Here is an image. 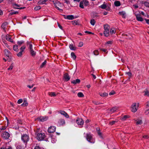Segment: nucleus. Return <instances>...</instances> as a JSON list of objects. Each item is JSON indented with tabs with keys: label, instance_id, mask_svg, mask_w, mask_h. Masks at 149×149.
Here are the masks:
<instances>
[{
	"label": "nucleus",
	"instance_id": "f257e3e1",
	"mask_svg": "<svg viewBox=\"0 0 149 149\" xmlns=\"http://www.w3.org/2000/svg\"><path fill=\"white\" fill-rule=\"evenodd\" d=\"M86 138L87 140L91 143H93L95 142V140L93 139L92 135L91 133L87 134Z\"/></svg>",
	"mask_w": 149,
	"mask_h": 149
},
{
	"label": "nucleus",
	"instance_id": "f03ea898",
	"mask_svg": "<svg viewBox=\"0 0 149 149\" xmlns=\"http://www.w3.org/2000/svg\"><path fill=\"white\" fill-rule=\"evenodd\" d=\"M139 103L137 104L136 103H133L131 105V111L133 112H136L137 110L138 107Z\"/></svg>",
	"mask_w": 149,
	"mask_h": 149
},
{
	"label": "nucleus",
	"instance_id": "7ed1b4c3",
	"mask_svg": "<svg viewBox=\"0 0 149 149\" xmlns=\"http://www.w3.org/2000/svg\"><path fill=\"white\" fill-rule=\"evenodd\" d=\"M21 139L24 143H26L29 140V136L26 134H23L22 135Z\"/></svg>",
	"mask_w": 149,
	"mask_h": 149
},
{
	"label": "nucleus",
	"instance_id": "20e7f679",
	"mask_svg": "<svg viewBox=\"0 0 149 149\" xmlns=\"http://www.w3.org/2000/svg\"><path fill=\"white\" fill-rule=\"evenodd\" d=\"M45 137V135L44 133H38L36 136L37 139L39 141L43 140Z\"/></svg>",
	"mask_w": 149,
	"mask_h": 149
},
{
	"label": "nucleus",
	"instance_id": "39448f33",
	"mask_svg": "<svg viewBox=\"0 0 149 149\" xmlns=\"http://www.w3.org/2000/svg\"><path fill=\"white\" fill-rule=\"evenodd\" d=\"M4 52L5 55L7 56L9 58H11L12 54L9 50L7 49H5L4 51Z\"/></svg>",
	"mask_w": 149,
	"mask_h": 149
},
{
	"label": "nucleus",
	"instance_id": "423d86ee",
	"mask_svg": "<svg viewBox=\"0 0 149 149\" xmlns=\"http://www.w3.org/2000/svg\"><path fill=\"white\" fill-rule=\"evenodd\" d=\"M70 77L68 74L66 73H65L63 76V80L65 81H67L70 80Z\"/></svg>",
	"mask_w": 149,
	"mask_h": 149
},
{
	"label": "nucleus",
	"instance_id": "0eeeda50",
	"mask_svg": "<svg viewBox=\"0 0 149 149\" xmlns=\"http://www.w3.org/2000/svg\"><path fill=\"white\" fill-rule=\"evenodd\" d=\"M76 122L77 124L80 126L83 125L84 123L83 119L80 118H78L76 120Z\"/></svg>",
	"mask_w": 149,
	"mask_h": 149
},
{
	"label": "nucleus",
	"instance_id": "6e6552de",
	"mask_svg": "<svg viewBox=\"0 0 149 149\" xmlns=\"http://www.w3.org/2000/svg\"><path fill=\"white\" fill-rule=\"evenodd\" d=\"M56 127L54 126H51L48 128V132L50 133L54 132L56 130Z\"/></svg>",
	"mask_w": 149,
	"mask_h": 149
},
{
	"label": "nucleus",
	"instance_id": "1a4fd4ad",
	"mask_svg": "<svg viewBox=\"0 0 149 149\" xmlns=\"http://www.w3.org/2000/svg\"><path fill=\"white\" fill-rule=\"evenodd\" d=\"M65 124V120L62 119H60L59 120L58 122L57 125L58 126L63 125Z\"/></svg>",
	"mask_w": 149,
	"mask_h": 149
},
{
	"label": "nucleus",
	"instance_id": "9d476101",
	"mask_svg": "<svg viewBox=\"0 0 149 149\" xmlns=\"http://www.w3.org/2000/svg\"><path fill=\"white\" fill-rule=\"evenodd\" d=\"M2 136L5 139H7L9 137L10 134L7 132H4L3 133Z\"/></svg>",
	"mask_w": 149,
	"mask_h": 149
},
{
	"label": "nucleus",
	"instance_id": "9b49d317",
	"mask_svg": "<svg viewBox=\"0 0 149 149\" xmlns=\"http://www.w3.org/2000/svg\"><path fill=\"white\" fill-rule=\"evenodd\" d=\"M48 118V117H42L41 116L37 118L38 120H39L43 122L46 121L47 120Z\"/></svg>",
	"mask_w": 149,
	"mask_h": 149
},
{
	"label": "nucleus",
	"instance_id": "f8f14e48",
	"mask_svg": "<svg viewBox=\"0 0 149 149\" xmlns=\"http://www.w3.org/2000/svg\"><path fill=\"white\" fill-rule=\"evenodd\" d=\"M63 16L65 19H67L69 20H72L74 18V16L72 15L67 16L64 15Z\"/></svg>",
	"mask_w": 149,
	"mask_h": 149
},
{
	"label": "nucleus",
	"instance_id": "ddd939ff",
	"mask_svg": "<svg viewBox=\"0 0 149 149\" xmlns=\"http://www.w3.org/2000/svg\"><path fill=\"white\" fill-rule=\"evenodd\" d=\"M80 80L79 79H77L76 80H72L71 83L72 84H74V85L76 84H79L80 83Z\"/></svg>",
	"mask_w": 149,
	"mask_h": 149
},
{
	"label": "nucleus",
	"instance_id": "4468645a",
	"mask_svg": "<svg viewBox=\"0 0 149 149\" xmlns=\"http://www.w3.org/2000/svg\"><path fill=\"white\" fill-rule=\"evenodd\" d=\"M60 113L64 116L66 118H68L69 117V116L68 114L64 111H60Z\"/></svg>",
	"mask_w": 149,
	"mask_h": 149
},
{
	"label": "nucleus",
	"instance_id": "2eb2a0df",
	"mask_svg": "<svg viewBox=\"0 0 149 149\" xmlns=\"http://www.w3.org/2000/svg\"><path fill=\"white\" fill-rule=\"evenodd\" d=\"M6 38L8 41L13 42V40L11 39V36L8 34L6 35Z\"/></svg>",
	"mask_w": 149,
	"mask_h": 149
},
{
	"label": "nucleus",
	"instance_id": "dca6fc26",
	"mask_svg": "<svg viewBox=\"0 0 149 149\" xmlns=\"http://www.w3.org/2000/svg\"><path fill=\"white\" fill-rule=\"evenodd\" d=\"M118 109V107L115 106L112 108L111 109H110V111L111 113H113L115 112Z\"/></svg>",
	"mask_w": 149,
	"mask_h": 149
},
{
	"label": "nucleus",
	"instance_id": "f3484780",
	"mask_svg": "<svg viewBox=\"0 0 149 149\" xmlns=\"http://www.w3.org/2000/svg\"><path fill=\"white\" fill-rule=\"evenodd\" d=\"M136 19L138 21H143V19L141 16L139 15H136Z\"/></svg>",
	"mask_w": 149,
	"mask_h": 149
},
{
	"label": "nucleus",
	"instance_id": "a211bd4d",
	"mask_svg": "<svg viewBox=\"0 0 149 149\" xmlns=\"http://www.w3.org/2000/svg\"><path fill=\"white\" fill-rule=\"evenodd\" d=\"M119 14L122 16L123 18H125L126 17V13L125 11H120L119 12Z\"/></svg>",
	"mask_w": 149,
	"mask_h": 149
},
{
	"label": "nucleus",
	"instance_id": "6ab92c4d",
	"mask_svg": "<svg viewBox=\"0 0 149 149\" xmlns=\"http://www.w3.org/2000/svg\"><path fill=\"white\" fill-rule=\"evenodd\" d=\"M123 36H127V38H126V39H131L132 38V36L130 35L129 33L126 34L125 33L123 34Z\"/></svg>",
	"mask_w": 149,
	"mask_h": 149
},
{
	"label": "nucleus",
	"instance_id": "aec40b11",
	"mask_svg": "<svg viewBox=\"0 0 149 149\" xmlns=\"http://www.w3.org/2000/svg\"><path fill=\"white\" fill-rule=\"evenodd\" d=\"M8 24V23L6 22H3L1 25V27L4 29L5 30L6 29V26Z\"/></svg>",
	"mask_w": 149,
	"mask_h": 149
},
{
	"label": "nucleus",
	"instance_id": "412c9836",
	"mask_svg": "<svg viewBox=\"0 0 149 149\" xmlns=\"http://www.w3.org/2000/svg\"><path fill=\"white\" fill-rule=\"evenodd\" d=\"M28 105V103L26 100H24L23 103L21 105V106L25 107H26Z\"/></svg>",
	"mask_w": 149,
	"mask_h": 149
},
{
	"label": "nucleus",
	"instance_id": "4be33fe9",
	"mask_svg": "<svg viewBox=\"0 0 149 149\" xmlns=\"http://www.w3.org/2000/svg\"><path fill=\"white\" fill-rule=\"evenodd\" d=\"M109 30H104V34L106 37H108L109 35Z\"/></svg>",
	"mask_w": 149,
	"mask_h": 149
},
{
	"label": "nucleus",
	"instance_id": "5701e85b",
	"mask_svg": "<svg viewBox=\"0 0 149 149\" xmlns=\"http://www.w3.org/2000/svg\"><path fill=\"white\" fill-rule=\"evenodd\" d=\"M144 95L147 96H149V90L147 89H146L144 91Z\"/></svg>",
	"mask_w": 149,
	"mask_h": 149
},
{
	"label": "nucleus",
	"instance_id": "b1692460",
	"mask_svg": "<svg viewBox=\"0 0 149 149\" xmlns=\"http://www.w3.org/2000/svg\"><path fill=\"white\" fill-rule=\"evenodd\" d=\"M114 5L116 6H119L121 5L119 1H116L114 3Z\"/></svg>",
	"mask_w": 149,
	"mask_h": 149
},
{
	"label": "nucleus",
	"instance_id": "393cba45",
	"mask_svg": "<svg viewBox=\"0 0 149 149\" xmlns=\"http://www.w3.org/2000/svg\"><path fill=\"white\" fill-rule=\"evenodd\" d=\"M116 32V31L114 28H111L109 31V33L111 34L115 33Z\"/></svg>",
	"mask_w": 149,
	"mask_h": 149
},
{
	"label": "nucleus",
	"instance_id": "a878e982",
	"mask_svg": "<svg viewBox=\"0 0 149 149\" xmlns=\"http://www.w3.org/2000/svg\"><path fill=\"white\" fill-rule=\"evenodd\" d=\"M69 47L71 50H75L76 49V48L75 47L73 46L72 44L70 45L69 46Z\"/></svg>",
	"mask_w": 149,
	"mask_h": 149
},
{
	"label": "nucleus",
	"instance_id": "bb28decb",
	"mask_svg": "<svg viewBox=\"0 0 149 149\" xmlns=\"http://www.w3.org/2000/svg\"><path fill=\"white\" fill-rule=\"evenodd\" d=\"M110 27L108 24H106L104 26V30H109Z\"/></svg>",
	"mask_w": 149,
	"mask_h": 149
},
{
	"label": "nucleus",
	"instance_id": "cd10ccee",
	"mask_svg": "<svg viewBox=\"0 0 149 149\" xmlns=\"http://www.w3.org/2000/svg\"><path fill=\"white\" fill-rule=\"evenodd\" d=\"M97 133L98 135L102 139H103L104 138L103 136V135L102 133L100 131H98L97 132Z\"/></svg>",
	"mask_w": 149,
	"mask_h": 149
},
{
	"label": "nucleus",
	"instance_id": "c85d7f7f",
	"mask_svg": "<svg viewBox=\"0 0 149 149\" xmlns=\"http://www.w3.org/2000/svg\"><path fill=\"white\" fill-rule=\"evenodd\" d=\"M47 63V61L46 60H45L43 62L42 64L40 66V68H42L44 67L46 65Z\"/></svg>",
	"mask_w": 149,
	"mask_h": 149
},
{
	"label": "nucleus",
	"instance_id": "c756f323",
	"mask_svg": "<svg viewBox=\"0 0 149 149\" xmlns=\"http://www.w3.org/2000/svg\"><path fill=\"white\" fill-rule=\"evenodd\" d=\"M30 52L33 56H34L36 55V53L35 52L33 49L30 50Z\"/></svg>",
	"mask_w": 149,
	"mask_h": 149
},
{
	"label": "nucleus",
	"instance_id": "7c9ffc66",
	"mask_svg": "<svg viewBox=\"0 0 149 149\" xmlns=\"http://www.w3.org/2000/svg\"><path fill=\"white\" fill-rule=\"evenodd\" d=\"M48 94L51 97L56 96V95L55 93L54 92H49Z\"/></svg>",
	"mask_w": 149,
	"mask_h": 149
},
{
	"label": "nucleus",
	"instance_id": "2f4dec72",
	"mask_svg": "<svg viewBox=\"0 0 149 149\" xmlns=\"http://www.w3.org/2000/svg\"><path fill=\"white\" fill-rule=\"evenodd\" d=\"M71 55L72 57L73 58L74 60H75L76 58V56L75 55L74 53L73 52H72L71 53Z\"/></svg>",
	"mask_w": 149,
	"mask_h": 149
},
{
	"label": "nucleus",
	"instance_id": "473e14b6",
	"mask_svg": "<svg viewBox=\"0 0 149 149\" xmlns=\"http://www.w3.org/2000/svg\"><path fill=\"white\" fill-rule=\"evenodd\" d=\"M145 6L149 7V3L146 1L143 2L142 3Z\"/></svg>",
	"mask_w": 149,
	"mask_h": 149
},
{
	"label": "nucleus",
	"instance_id": "72a5a7b5",
	"mask_svg": "<svg viewBox=\"0 0 149 149\" xmlns=\"http://www.w3.org/2000/svg\"><path fill=\"white\" fill-rule=\"evenodd\" d=\"M95 21L94 19H92L91 20L90 23L92 25H94L95 24Z\"/></svg>",
	"mask_w": 149,
	"mask_h": 149
},
{
	"label": "nucleus",
	"instance_id": "f704fd0d",
	"mask_svg": "<svg viewBox=\"0 0 149 149\" xmlns=\"http://www.w3.org/2000/svg\"><path fill=\"white\" fill-rule=\"evenodd\" d=\"M12 6H13V7L14 8L17 9H18V8H16L15 6H17V7H19L20 6V5H18L16 3L13 4L12 5Z\"/></svg>",
	"mask_w": 149,
	"mask_h": 149
},
{
	"label": "nucleus",
	"instance_id": "c9c22d12",
	"mask_svg": "<svg viewBox=\"0 0 149 149\" xmlns=\"http://www.w3.org/2000/svg\"><path fill=\"white\" fill-rule=\"evenodd\" d=\"M107 6L106 4H103L102 5H101L100 6V7L102 9H105L106 8Z\"/></svg>",
	"mask_w": 149,
	"mask_h": 149
},
{
	"label": "nucleus",
	"instance_id": "e433bc0d",
	"mask_svg": "<svg viewBox=\"0 0 149 149\" xmlns=\"http://www.w3.org/2000/svg\"><path fill=\"white\" fill-rule=\"evenodd\" d=\"M84 1H82L80 2V4H79V7L82 8H84V6H83V2Z\"/></svg>",
	"mask_w": 149,
	"mask_h": 149
},
{
	"label": "nucleus",
	"instance_id": "4c0bfd02",
	"mask_svg": "<svg viewBox=\"0 0 149 149\" xmlns=\"http://www.w3.org/2000/svg\"><path fill=\"white\" fill-rule=\"evenodd\" d=\"M77 95L79 97H82L84 96V95L81 92H79L77 94Z\"/></svg>",
	"mask_w": 149,
	"mask_h": 149
},
{
	"label": "nucleus",
	"instance_id": "58836bf2",
	"mask_svg": "<svg viewBox=\"0 0 149 149\" xmlns=\"http://www.w3.org/2000/svg\"><path fill=\"white\" fill-rule=\"evenodd\" d=\"M72 22L73 25H77L78 24V22L76 20L72 21Z\"/></svg>",
	"mask_w": 149,
	"mask_h": 149
},
{
	"label": "nucleus",
	"instance_id": "ea45409f",
	"mask_svg": "<svg viewBox=\"0 0 149 149\" xmlns=\"http://www.w3.org/2000/svg\"><path fill=\"white\" fill-rule=\"evenodd\" d=\"M18 13V12L17 11H13L10 13L9 14L10 15H11L13 14H16Z\"/></svg>",
	"mask_w": 149,
	"mask_h": 149
},
{
	"label": "nucleus",
	"instance_id": "a19ab883",
	"mask_svg": "<svg viewBox=\"0 0 149 149\" xmlns=\"http://www.w3.org/2000/svg\"><path fill=\"white\" fill-rule=\"evenodd\" d=\"M145 113L146 115H149V109H147L145 110Z\"/></svg>",
	"mask_w": 149,
	"mask_h": 149
},
{
	"label": "nucleus",
	"instance_id": "79ce46f5",
	"mask_svg": "<svg viewBox=\"0 0 149 149\" xmlns=\"http://www.w3.org/2000/svg\"><path fill=\"white\" fill-rule=\"evenodd\" d=\"M27 44L28 45H29V49H30V50L33 49H32V45L29 42H27Z\"/></svg>",
	"mask_w": 149,
	"mask_h": 149
},
{
	"label": "nucleus",
	"instance_id": "37998d69",
	"mask_svg": "<svg viewBox=\"0 0 149 149\" xmlns=\"http://www.w3.org/2000/svg\"><path fill=\"white\" fill-rule=\"evenodd\" d=\"M100 95L101 96L104 97L107 96L108 95V94L107 93H104L102 94H100Z\"/></svg>",
	"mask_w": 149,
	"mask_h": 149
},
{
	"label": "nucleus",
	"instance_id": "c03bdc74",
	"mask_svg": "<svg viewBox=\"0 0 149 149\" xmlns=\"http://www.w3.org/2000/svg\"><path fill=\"white\" fill-rule=\"evenodd\" d=\"M128 118V116L127 115H125L123 117L121 118V119L123 120H125L126 118Z\"/></svg>",
	"mask_w": 149,
	"mask_h": 149
},
{
	"label": "nucleus",
	"instance_id": "a18cd8bd",
	"mask_svg": "<svg viewBox=\"0 0 149 149\" xmlns=\"http://www.w3.org/2000/svg\"><path fill=\"white\" fill-rule=\"evenodd\" d=\"M41 9V7L39 6H37L34 8V9L36 10H38Z\"/></svg>",
	"mask_w": 149,
	"mask_h": 149
},
{
	"label": "nucleus",
	"instance_id": "49530a36",
	"mask_svg": "<svg viewBox=\"0 0 149 149\" xmlns=\"http://www.w3.org/2000/svg\"><path fill=\"white\" fill-rule=\"evenodd\" d=\"M18 49V46L16 45H14L13 46V49L15 51H16Z\"/></svg>",
	"mask_w": 149,
	"mask_h": 149
},
{
	"label": "nucleus",
	"instance_id": "de8ad7c7",
	"mask_svg": "<svg viewBox=\"0 0 149 149\" xmlns=\"http://www.w3.org/2000/svg\"><path fill=\"white\" fill-rule=\"evenodd\" d=\"M13 63L11 64L9 67L8 69V70H11L13 69Z\"/></svg>",
	"mask_w": 149,
	"mask_h": 149
},
{
	"label": "nucleus",
	"instance_id": "09e8293b",
	"mask_svg": "<svg viewBox=\"0 0 149 149\" xmlns=\"http://www.w3.org/2000/svg\"><path fill=\"white\" fill-rule=\"evenodd\" d=\"M23 50H22L20 52H19V53L17 54V56L18 57H21L22 55V53L23 52Z\"/></svg>",
	"mask_w": 149,
	"mask_h": 149
},
{
	"label": "nucleus",
	"instance_id": "8fccbe9b",
	"mask_svg": "<svg viewBox=\"0 0 149 149\" xmlns=\"http://www.w3.org/2000/svg\"><path fill=\"white\" fill-rule=\"evenodd\" d=\"M142 123V120H140L136 122V124L137 125H141Z\"/></svg>",
	"mask_w": 149,
	"mask_h": 149
},
{
	"label": "nucleus",
	"instance_id": "3c124183",
	"mask_svg": "<svg viewBox=\"0 0 149 149\" xmlns=\"http://www.w3.org/2000/svg\"><path fill=\"white\" fill-rule=\"evenodd\" d=\"M94 54L95 55H97L99 54V52L98 50H95L93 52Z\"/></svg>",
	"mask_w": 149,
	"mask_h": 149
},
{
	"label": "nucleus",
	"instance_id": "603ef678",
	"mask_svg": "<svg viewBox=\"0 0 149 149\" xmlns=\"http://www.w3.org/2000/svg\"><path fill=\"white\" fill-rule=\"evenodd\" d=\"M23 102V100L22 99H19L17 101V103L18 104H20Z\"/></svg>",
	"mask_w": 149,
	"mask_h": 149
},
{
	"label": "nucleus",
	"instance_id": "864d4df0",
	"mask_svg": "<svg viewBox=\"0 0 149 149\" xmlns=\"http://www.w3.org/2000/svg\"><path fill=\"white\" fill-rule=\"evenodd\" d=\"M143 138L146 139H148L149 138V136L147 135H145L143 136Z\"/></svg>",
	"mask_w": 149,
	"mask_h": 149
},
{
	"label": "nucleus",
	"instance_id": "5fc2aeb1",
	"mask_svg": "<svg viewBox=\"0 0 149 149\" xmlns=\"http://www.w3.org/2000/svg\"><path fill=\"white\" fill-rule=\"evenodd\" d=\"M88 4V2L87 0H84V5L87 6Z\"/></svg>",
	"mask_w": 149,
	"mask_h": 149
},
{
	"label": "nucleus",
	"instance_id": "6e6d98bb",
	"mask_svg": "<svg viewBox=\"0 0 149 149\" xmlns=\"http://www.w3.org/2000/svg\"><path fill=\"white\" fill-rule=\"evenodd\" d=\"M116 121H112L109 123V124L110 125H112L115 124V123L116 122Z\"/></svg>",
	"mask_w": 149,
	"mask_h": 149
},
{
	"label": "nucleus",
	"instance_id": "4d7b16f0",
	"mask_svg": "<svg viewBox=\"0 0 149 149\" xmlns=\"http://www.w3.org/2000/svg\"><path fill=\"white\" fill-rule=\"evenodd\" d=\"M34 149H43L42 148L38 146H36Z\"/></svg>",
	"mask_w": 149,
	"mask_h": 149
},
{
	"label": "nucleus",
	"instance_id": "13d9d810",
	"mask_svg": "<svg viewBox=\"0 0 149 149\" xmlns=\"http://www.w3.org/2000/svg\"><path fill=\"white\" fill-rule=\"evenodd\" d=\"M115 93V92L114 91H112L111 92L109 93V95H113Z\"/></svg>",
	"mask_w": 149,
	"mask_h": 149
},
{
	"label": "nucleus",
	"instance_id": "bf43d9fd",
	"mask_svg": "<svg viewBox=\"0 0 149 149\" xmlns=\"http://www.w3.org/2000/svg\"><path fill=\"white\" fill-rule=\"evenodd\" d=\"M83 45V42H79V45H78V47H82Z\"/></svg>",
	"mask_w": 149,
	"mask_h": 149
},
{
	"label": "nucleus",
	"instance_id": "052dcab7",
	"mask_svg": "<svg viewBox=\"0 0 149 149\" xmlns=\"http://www.w3.org/2000/svg\"><path fill=\"white\" fill-rule=\"evenodd\" d=\"M24 42L23 41H18L17 42V43L19 45H21V44H22V43H24Z\"/></svg>",
	"mask_w": 149,
	"mask_h": 149
},
{
	"label": "nucleus",
	"instance_id": "680f3d73",
	"mask_svg": "<svg viewBox=\"0 0 149 149\" xmlns=\"http://www.w3.org/2000/svg\"><path fill=\"white\" fill-rule=\"evenodd\" d=\"M126 74L130 77H131L132 76V74L130 72H127Z\"/></svg>",
	"mask_w": 149,
	"mask_h": 149
},
{
	"label": "nucleus",
	"instance_id": "e2e57ef3",
	"mask_svg": "<svg viewBox=\"0 0 149 149\" xmlns=\"http://www.w3.org/2000/svg\"><path fill=\"white\" fill-rule=\"evenodd\" d=\"M85 33H88V34H94V33H92V32H90V31H86L85 32Z\"/></svg>",
	"mask_w": 149,
	"mask_h": 149
},
{
	"label": "nucleus",
	"instance_id": "0e129e2a",
	"mask_svg": "<svg viewBox=\"0 0 149 149\" xmlns=\"http://www.w3.org/2000/svg\"><path fill=\"white\" fill-rule=\"evenodd\" d=\"M26 48V47L25 46H22L20 49L21 50V51L22 50H23L24 49Z\"/></svg>",
	"mask_w": 149,
	"mask_h": 149
},
{
	"label": "nucleus",
	"instance_id": "69168bd1",
	"mask_svg": "<svg viewBox=\"0 0 149 149\" xmlns=\"http://www.w3.org/2000/svg\"><path fill=\"white\" fill-rule=\"evenodd\" d=\"M93 102L94 104H96V105H98L100 104V103L99 102H98L95 101H93Z\"/></svg>",
	"mask_w": 149,
	"mask_h": 149
},
{
	"label": "nucleus",
	"instance_id": "338daca9",
	"mask_svg": "<svg viewBox=\"0 0 149 149\" xmlns=\"http://www.w3.org/2000/svg\"><path fill=\"white\" fill-rule=\"evenodd\" d=\"M38 4H43V2L42 0H40L38 2Z\"/></svg>",
	"mask_w": 149,
	"mask_h": 149
},
{
	"label": "nucleus",
	"instance_id": "774afa93",
	"mask_svg": "<svg viewBox=\"0 0 149 149\" xmlns=\"http://www.w3.org/2000/svg\"><path fill=\"white\" fill-rule=\"evenodd\" d=\"M145 20L146 21V22L149 24V19H145Z\"/></svg>",
	"mask_w": 149,
	"mask_h": 149
}]
</instances>
